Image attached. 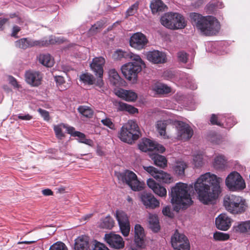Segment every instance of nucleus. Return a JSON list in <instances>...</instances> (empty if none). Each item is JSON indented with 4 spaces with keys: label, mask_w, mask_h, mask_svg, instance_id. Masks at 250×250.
Segmentation results:
<instances>
[{
    "label": "nucleus",
    "mask_w": 250,
    "mask_h": 250,
    "mask_svg": "<svg viewBox=\"0 0 250 250\" xmlns=\"http://www.w3.org/2000/svg\"><path fill=\"white\" fill-rule=\"evenodd\" d=\"M92 250H109L106 247H105L104 244L98 242H95L94 244V247L93 248Z\"/></svg>",
    "instance_id": "bf43d9fd"
},
{
    "label": "nucleus",
    "mask_w": 250,
    "mask_h": 250,
    "mask_svg": "<svg viewBox=\"0 0 250 250\" xmlns=\"http://www.w3.org/2000/svg\"><path fill=\"white\" fill-rule=\"evenodd\" d=\"M138 2H135L133 5H132L126 11V16H130L133 15L137 11L138 8Z\"/></svg>",
    "instance_id": "603ef678"
},
{
    "label": "nucleus",
    "mask_w": 250,
    "mask_h": 250,
    "mask_svg": "<svg viewBox=\"0 0 250 250\" xmlns=\"http://www.w3.org/2000/svg\"><path fill=\"white\" fill-rule=\"evenodd\" d=\"M103 27V23L101 21H98L91 26L89 30V34L90 35H94L100 32Z\"/></svg>",
    "instance_id": "c03bdc74"
},
{
    "label": "nucleus",
    "mask_w": 250,
    "mask_h": 250,
    "mask_svg": "<svg viewBox=\"0 0 250 250\" xmlns=\"http://www.w3.org/2000/svg\"><path fill=\"white\" fill-rule=\"evenodd\" d=\"M148 40L143 34L137 32L134 33L130 39V45L131 47L141 50L146 45Z\"/></svg>",
    "instance_id": "2eb2a0df"
},
{
    "label": "nucleus",
    "mask_w": 250,
    "mask_h": 250,
    "mask_svg": "<svg viewBox=\"0 0 250 250\" xmlns=\"http://www.w3.org/2000/svg\"><path fill=\"white\" fill-rule=\"evenodd\" d=\"M221 178L210 172L201 175L194 183V189L199 201L205 205L216 200L221 193Z\"/></svg>",
    "instance_id": "f257e3e1"
},
{
    "label": "nucleus",
    "mask_w": 250,
    "mask_h": 250,
    "mask_svg": "<svg viewBox=\"0 0 250 250\" xmlns=\"http://www.w3.org/2000/svg\"><path fill=\"white\" fill-rule=\"evenodd\" d=\"M150 157L154 161V164L156 166L162 168L166 167L167 160L164 156L156 153H153L150 155Z\"/></svg>",
    "instance_id": "cd10ccee"
},
{
    "label": "nucleus",
    "mask_w": 250,
    "mask_h": 250,
    "mask_svg": "<svg viewBox=\"0 0 250 250\" xmlns=\"http://www.w3.org/2000/svg\"><path fill=\"white\" fill-rule=\"evenodd\" d=\"M101 121L104 125L111 129H115L114 124L110 118L105 117V118L102 119Z\"/></svg>",
    "instance_id": "864d4df0"
},
{
    "label": "nucleus",
    "mask_w": 250,
    "mask_h": 250,
    "mask_svg": "<svg viewBox=\"0 0 250 250\" xmlns=\"http://www.w3.org/2000/svg\"><path fill=\"white\" fill-rule=\"evenodd\" d=\"M43 42L35 41L28 38H22L15 42V46L19 48L25 49L35 46H42L45 44Z\"/></svg>",
    "instance_id": "aec40b11"
},
{
    "label": "nucleus",
    "mask_w": 250,
    "mask_h": 250,
    "mask_svg": "<svg viewBox=\"0 0 250 250\" xmlns=\"http://www.w3.org/2000/svg\"><path fill=\"white\" fill-rule=\"evenodd\" d=\"M21 30V28L18 26H14L12 29L11 36L15 38H17V34Z\"/></svg>",
    "instance_id": "69168bd1"
},
{
    "label": "nucleus",
    "mask_w": 250,
    "mask_h": 250,
    "mask_svg": "<svg viewBox=\"0 0 250 250\" xmlns=\"http://www.w3.org/2000/svg\"><path fill=\"white\" fill-rule=\"evenodd\" d=\"M163 214L165 216H167L169 217H172V213L170 210V208L168 207H165L162 210Z\"/></svg>",
    "instance_id": "e2e57ef3"
},
{
    "label": "nucleus",
    "mask_w": 250,
    "mask_h": 250,
    "mask_svg": "<svg viewBox=\"0 0 250 250\" xmlns=\"http://www.w3.org/2000/svg\"><path fill=\"white\" fill-rule=\"evenodd\" d=\"M117 106L118 111H125L131 114H134L138 112L137 108L131 105L123 102H119L117 105Z\"/></svg>",
    "instance_id": "473e14b6"
},
{
    "label": "nucleus",
    "mask_w": 250,
    "mask_h": 250,
    "mask_svg": "<svg viewBox=\"0 0 250 250\" xmlns=\"http://www.w3.org/2000/svg\"><path fill=\"white\" fill-rule=\"evenodd\" d=\"M39 113L41 115L42 117L45 121H49L50 119L49 112L45 110L39 108L38 110Z\"/></svg>",
    "instance_id": "6e6d98bb"
},
{
    "label": "nucleus",
    "mask_w": 250,
    "mask_h": 250,
    "mask_svg": "<svg viewBox=\"0 0 250 250\" xmlns=\"http://www.w3.org/2000/svg\"><path fill=\"white\" fill-rule=\"evenodd\" d=\"M187 167V165L184 161H177L174 167V170L178 175L182 176L185 173V170Z\"/></svg>",
    "instance_id": "ea45409f"
},
{
    "label": "nucleus",
    "mask_w": 250,
    "mask_h": 250,
    "mask_svg": "<svg viewBox=\"0 0 250 250\" xmlns=\"http://www.w3.org/2000/svg\"><path fill=\"white\" fill-rule=\"evenodd\" d=\"M203 156L202 154L194 155L193 158V165L196 167H201L203 165Z\"/></svg>",
    "instance_id": "a18cd8bd"
},
{
    "label": "nucleus",
    "mask_w": 250,
    "mask_h": 250,
    "mask_svg": "<svg viewBox=\"0 0 250 250\" xmlns=\"http://www.w3.org/2000/svg\"><path fill=\"white\" fill-rule=\"evenodd\" d=\"M131 59L133 62L124 64L121 67V71L127 80L135 83L137 81V74L141 71L142 67L145 63L137 55Z\"/></svg>",
    "instance_id": "20e7f679"
},
{
    "label": "nucleus",
    "mask_w": 250,
    "mask_h": 250,
    "mask_svg": "<svg viewBox=\"0 0 250 250\" xmlns=\"http://www.w3.org/2000/svg\"><path fill=\"white\" fill-rule=\"evenodd\" d=\"M236 122L235 119L232 117L228 118L226 121V126L225 127L229 128L233 126Z\"/></svg>",
    "instance_id": "052dcab7"
},
{
    "label": "nucleus",
    "mask_w": 250,
    "mask_h": 250,
    "mask_svg": "<svg viewBox=\"0 0 250 250\" xmlns=\"http://www.w3.org/2000/svg\"><path fill=\"white\" fill-rule=\"evenodd\" d=\"M118 178L123 182L125 183L134 191H140L142 189V186L138 180L137 175L132 171L126 170L122 173H119Z\"/></svg>",
    "instance_id": "0eeeda50"
},
{
    "label": "nucleus",
    "mask_w": 250,
    "mask_h": 250,
    "mask_svg": "<svg viewBox=\"0 0 250 250\" xmlns=\"http://www.w3.org/2000/svg\"><path fill=\"white\" fill-rule=\"evenodd\" d=\"M137 55L129 51H123L122 50H117L113 54V58L115 60H121L122 58L131 59Z\"/></svg>",
    "instance_id": "f704fd0d"
},
{
    "label": "nucleus",
    "mask_w": 250,
    "mask_h": 250,
    "mask_svg": "<svg viewBox=\"0 0 250 250\" xmlns=\"http://www.w3.org/2000/svg\"><path fill=\"white\" fill-rule=\"evenodd\" d=\"M42 78V75L39 71L29 70L25 72V81L32 86H38L40 85Z\"/></svg>",
    "instance_id": "f3484780"
},
{
    "label": "nucleus",
    "mask_w": 250,
    "mask_h": 250,
    "mask_svg": "<svg viewBox=\"0 0 250 250\" xmlns=\"http://www.w3.org/2000/svg\"><path fill=\"white\" fill-rule=\"evenodd\" d=\"M222 5V3L220 2L211 1L207 5V8L210 12H212L215 8H221Z\"/></svg>",
    "instance_id": "3c124183"
},
{
    "label": "nucleus",
    "mask_w": 250,
    "mask_h": 250,
    "mask_svg": "<svg viewBox=\"0 0 250 250\" xmlns=\"http://www.w3.org/2000/svg\"><path fill=\"white\" fill-rule=\"evenodd\" d=\"M224 205L227 210L233 214L241 213L244 212L247 207L244 199L240 196L234 195L225 196Z\"/></svg>",
    "instance_id": "423d86ee"
},
{
    "label": "nucleus",
    "mask_w": 250,
    "mask_h": 250,
    "mask_svg": "<svg viewBox=\"0 0 250 250\" xmlns=\"http://www.w3.org/2000/svg\"><path fill=\"white\" fill-rule=\"evenodd\" d=\"M75 250H89V244L87 236L82 235L75 239Z\"/></svg>",
    "instance_id": "393cba45"
},
{
    "label": "nucleus",
    "mask_w": 250,
    "mask_h": 250,
    "mask_svg": "<svg viewBox=\"0 0 250 250\" xmlns=\"http://www.w3.org/2000/svg\"><path fill=\"white\" fill-rule=\"evenodd\" d=\"M173 16V13H167L165 14L164 15L162 16L161 18V24L168 29H174L173 21L175 19L174 18L176 19V18L174 17Z\"/></svg>",
    "instance_id": "a878e982"
},
{
    "label": "nucleus",
    "mask_w": 250,
    "mask_h": 250,
    "mask_svg": "<svg viewBox=\"0 0 250 250\" xmlns=\"http://www.w3.org/2000/svg\"><path fill=\"white\" fill-rule=\"evenodd\" d=\"M227 187L231 191L243 189L246 187L244 180L240 174L236 171L231 172L226 179Z\"/></svg>",
    "instance_id": "6e6552de"
},
{
    "label": "nucleus",
    "mask_w": 250,
    "mask_h": 250,
    "mask_svg": "<svg viewBox=\"0 0 250 250\" xmlns=\"http://www.w3.org/2000/svg\"><path fill=\"white\" fill-rule=\"evenodd\" d=\"M152 90L157 94H167L170 92V88L161 83H156L152 86Z\"/></svg>",
    "instance_id": "c756f323"
},
{
    "label": "nucleus",
    "mask_w": 250,
    "mask_h": 250,
    "mask_svg": "<svg viewBox=\"0 0 250 250\" xmlns=\"http://www.w3.org/2000/svg\"><path fill=\"white\" fill-rule=\"evenodd\" d=\"M141 199L143 204L147 208L154 209L159 206V201L150 193H143Z\"/></svg>",
    "instance_id": "a211bd4d"
},
{
    "label": "nucleus",
    "mask_w": 250,
    "mask_h": 250,
    "mask_svg": "<svg viewBox=\"0 0 250 250\" xmlns=\"http://www.w3.org/2000/svg\"><path fill=\"white\" fill-rule=\"evenodd\" d=\"M109 78L111 83L116 86H120L122 79L117 71L114 68L111 69L108 72Z\"/></svg>",
    "instance_id": "c85d7f7f"
},
{
    "label": "nucleus",
    "mask_w": 250,
    "mask_h": 250,
    "mask_svg": "<svg viewBox=\"0 0 250 250\" xmlns=\"http://www.w3.org/2000/svg\"><path fill=\"white\" fill-rule=\"evenodd\" d=\"M218 117L215 114H212L210 119V122L212 125H217L219 126L223 125L221 122L218 121Z\"/></svg>",
    "instance_id": "13d9d810"
},
{
    "label": "nucleus",
    "mask_w": 250,
    "mask_h": 250,
    "mask_svg": "<svg viewBox=\"0 0 250 250\" xmlns=\"http://www.w3.org/2000/svg\"><path fill=\"white\" fill-rule=\"evenodd\" d=\"M149 226L151 230L155 232H158L160 229L158 216L155 214H150L148 218Z\"/></svg>",
    "instance_id": "7c9ffc66"
},
{
    "label": "nucleus",
    "mask_w": 250,
    "mask_h": 250,
    "mask_svg": "<svg viewBox=\"0 0 250 250\" xmlns=\"http://www.w3.org/2000/svg\"><path fill=\"white\" fill-rule=\"evenodd\" d=\"M140 135L141 132L136 122L129 120L122 127L119 137L123 142L131 144Z\"/></svg>",
    "instance_id": "39448f33"
},
{
    "label": "nucleus",
    "mask_w": 250,
    "mask_h": 250,
    "mask_svg": "<svg viewBox=\"0 0 250 250\" xmlns=\"http://www.w3.org/2000/svg\"><path fill=\"white\" fill-rule=\"evenodd\" d=\"M78 111L83 116L91 118L93 114V111L91 108L86 106H81L78 108Z\"/></svg>",
    "instance_id": "37998d69"
},
{
    "label": "nucleus",
    "mask_w": 250,
    "mask_h": 250,
    "mask_svg": "<svg viewBox=\"0 0 250 250\" xmlns=\"http://www.w3.org/2000/svg\"><path fill=\"white\" fill-rule=\"evenodd\" d=\"M42 194L45 196L52 195L53 192L50 189L47 188L42 190Z\"/></svg>",
    "instance_id": "774afa93"
},
{
    "label": "nucleus",
    "mask_w": 250,
    "mask_h": 250,
    "mask_svg": "<svg viewBox=\"0 0 250 250\" xmlns=\"http://www.w3.org/2000/svg\"><path fill=\"white\" fill-rule=\"evenodd\" d=\"M148 187L157 195L160 197H165L167 195V190L163 186L156 183L154 180L149 178L147 180Z\"/></svg>",
    "instance_id": "4be33fe9"
},
{
    "label": "nucleus",
    "mask_w": 250,
    "mask_h": 250,
    "mask_svg": "<svg viewBox=\"0 0 250 250\" xmlns=\"http://www.w3.org/2000/svg\"><path fill=\"white\" fill-rule=\"evenodd\" d=\"M54 78L57 85L60 86V88L61 90H64L65 88H63L62 86V85L64 81L63 77L60 76H55Z\"/></svg>",
    "instance_id": "4d7b16f0"
},
{
    "label": "nucleus",
    "mask_w": 250,
    "mask_h": 250,
    "mask_svg": "<svg viewBox=\"0 0 250 250\" xmlns=\"http://www.w3.org/2000/svg\"><path fill=\"white\" fill-rule=\"evenodd\" d=\"M229 235L221 232H216L213 234V238L217 241H225L229 238Z\"/></svg>",
    "instance_id": "de8ad7c7"
},
{
    "label": "nucleus",
    "mask_w": 250,
    "mask_h": 250,
    "mask_svg": "<svg viewBox=\"0 0 250 250\" xmlns=\"http://www.w3.org/2000/svg\"><path fill=\"white\" fill-rule=\"evenodd\" d=\"M80 81L83 82L85 84L92 85L95 84L96 85V79L94 76L89 73H83L80 77Z\"/></svg>",
    "instance_id": "4c0bfd02"
},
{
    "label": "nucleus",
    "mask_w": 250,
    "mask_h": 250,
    "mask_svg": "<svg viewBox=\"0 0 250 250\" xmlns=\"http://www.w3.org/2000/svg\"><path fill=\"white\" fill-rule=\"evenodd\" d=\"M41 42H43L44 43H45L43 46L46 45L48 44H54L56 43H60L63 42V40L62 38L56 37L55 36H51L49 37V40L48 41H40Z\"/></svg>",
    "instance_id": "8fccbe9b"
},
{
    "label": "nucleus",
    "mask_w": 250,
    "mask_h": 250,
    "mask_svg": "<svg viewBox=\"0 0 250 250\" xmlns=\"http://www.w3.org/2000/svg\"><path fill=\"white\" fill-rule=\"evenodd\" d=\"M16 117L19 119L25 121H29L32 119V116L29 114H19L16 116Z\"/></svg>",
    "instance_id": "680f3d73"
},
{
    "label": "nucleus",
    "mask_w": 250,
    "mask_h": 250,
    "mask_svg": "<svg viewBox=\"0 0 250 250\" xmlns=\"http://www.w3.org/2000/svg\"><path fill=\"white\" fill-rule=\"evenodd\" d=\"M104 239L109 245L115 249H121L124 247L125 243L122 237L113 233L105 234Z\"/></svg>",
    "instance_id": "dca6fc26"
},
{
    "label": "nucleus",
    "mask_w": 250,
    "mask_h": 250,
    "mask_svg": "<svg viewBox=\"0 0 250 250\" xmlns=\"http://www.w3.org/2000/svg\"><path fill=\"white\" fill-rule=\"evenodd\" d=\"M49 250H68V249L63 243L57 242L50 247Z\"/></svg>",
    "instance_id": "09e8293b"
},
{
    "label": "nucleus",
    "mask_w": 250,
    "mask_h": 250,
    "mask_svg": "<svg viewBox=\"0 0 250 250\" xmlns=\"http://www.w3.org/2000/svg\"><path fill=\"white\" fill-rule=\"evenodd\" d=\"M231 220L226 214H220L215 220L216 227L222 230H228L231 226Z\"/></svg>",
    "instance_id": "412c9836"
},
{
    "label": "nucleus",
    "mask_w": 250,
    "mask_h": 250,
    "mask_svg": "<svg viewBox=\"0 0 250 250\" xmlns=\"http://www.w3.org/2000/svg\"><path fill=\"white\" fill-rule=\"evenodd\" d=\"M114 225V221L113 219L110 216H107L101 220L100 227L103 229H111Z\"/></svg>",
    "instance_id": "58836bf2"
},
{
    "label": "nucleus",
    "mask_w": 250,
    "mask_h": 250,
    "mask_svg": "<svg viewBox=\"0 0 250 250\" xmlns=\"http://www.w3.org/2000/svg\"><path fill=\"white\" fill-rule=\"evenodd\" d=\"M190 18L192 25L204 35H215L220 29L219 22L213 16H203L197 13H191Z\"/></svg>",
    "instance_id": "f03ea898"
},
{
    "label": "nucleus",
    "mask_w": 250,
    "mask_h": 250,
    "mask_svg": "<svg viewBox=\"0 0 250 250\" xmlns=\"http://www.w3.org/2000/svg\"><path fill=\"white\" fill-rule=\"evenodd\" d=\"M152 13L164 10L166 5L161 0H153L150 5Z\"/></svg>",
    "instance_id": "c9c22d12"
},
{
    "label": "nucleus",
    "mask_w": 250,
    "mask_h": 250,
    "mask_svg": "<svg viewBox=\"0 0 250 250\" xmlns=\"http://www.w3.org/2000/svg\"><path fill=\"white\" fill-rule=\"evenodd\" d=\"M116 94L119 97L127 102L135 101L137 98V94L130 90L120 89L116 92Z\"/></svg>",
    "instance_id": "5701e85b"
},
{
    "label": "nucleus",
    "mask_w": 250,
    "mask_h": 250,
    "mask_svg": "<svg viewBox=\"0 0 250 250\" xmlns=\"http://www.w3.org/2000/svg\"><path fill=\"white\" fill-rule=\"evenodd\" d=\"M9 81L10 83L11 84V85H12L14 87H16V88L20 87V85L18 83L17 80L13 77L10 76L9 77Z\"/></svg>",
    "instance_id": "0e129e2a"
},
{
    "label": "nucleus",
    "mask_w": 250,
    "mask_h": 250,
    "mask_svg": "<svg viewBox=\"0 0 250 250\" xmlns=\"http://www.w3.org/2000/svg\"><path fill=\"white\" fill-rule=\"evenodd\" d=\"M105 63L104 59L103 57H96L93 59L90 67L95 74L98 76L96 81L97 86L101 88L104 85L103 80V66Z\"/></svg>",
    "instance_id": "1a4fd4ad"
},
{
    "label": "nucleus",
    "mask_w": 250,
    "mask_h": 250,
    "mask_svg": "<svg viewBox=\"0 0 250 250\" xmlns=\"http://www.w3.org/2000/svg\"><path fill=\"white\" fill-rule=\"evenodd\" d=\"M177 137L179 139L188 140L192 136L193 131L188 124L179 122L177 125Z\"/></svg>",
    "instance_id": "4468645a"
},
{
    "label": "nucleus",
    "mask_w": 250,
    "mask_h": 250,
    "mask_svg": "<svg viewBox=\"0 0 250 250\" xmlns=\"http://www.w3.org/2000/svg\"><path fill=\"white\" fill-rule=\"evenodd\" d=\"M39 62L47 67H51L54 64V59L48 54H41L39 56Z\"/></svg>",
    "instance_id": "72a5a7b5"
},
{
    "label": "nucleus",
    "mask_w": 250,
    "mask_h": 250,
    "mask_svg": "<svg viewBox=\"0 0 250 250\" xmlns=\"http://www.w3.org/2000/svg\"><path fill=\"white\" fill-rule=\"evenodd\" d=\"M171 243L174 250H189V244L187 237L177 230L171 237Z\"/></svg>",
    "instance_id": "9d476101"
},
{
    "label": "nucleus",
    "mask_w": 250,
    "mask_h": 250,
    "mask_svg": "<svg viewBox=\"0 0 250 250\" xmlns=\"http://www.w3.org/2000/svg\"><path fill=\"white\" fill-rule=\"evenodd\" d=\"M66 125L63 124H61L54 125V130L56 137L59 139H62L64 137V134L62 132L63 129H65Z\"/></svg>",
    "instance_id": "79ce46f5"
},
{
    "label": "nucleus",
    "mask_w": 250,
    "mask_h": 250,
    "mask_svg": "<svg viewBox=\"0 0 250 250\" xmlns=\"http://www.w3.org/2000/svg\"><path fill=\"white\" fill-rule=\"evenodd\" d=\"M147 59L153 63H164L166 62L167 57L165 53L158 50L149 51L146 54Z\"/></svg>",
    "instance_id": "6ab92c4d"
},
{
    "label": "nucleus",
    "mask_w": 250,
    "mask_h": 250,
    "mask_svg": "<svg viewBox=\"0 0 250 250\" xmlns=\"http://www.w3.org/2000/svg\"><path fill=\"white\" fill-rule=\"evenodd\" d=\"M116 218L123 235L124 236H128L130 231V224L126 214L122 210H117Z\"/></svg>",
    "instance_id": "f8f14e48"
},
{
    "label": "nucleus",
    "mask_w": 250,
    "mask_h": 250,
    "mask_svg": "<svg viewBox=\"0 0 250 250\" xmlns=\"http://www.w3.org/2000/svg\"><path fill=\"white\" fill-rule=\"evenodd\" d=\"M65 129L67 131L68 133L70 134L71 135L74 136V133L76 131H75V128L73 127L68 126L66 125Z\"/></svg>",
    "instance_id": "338daca9"
},
{
    "label": "nucleus",
    "mask_w": 250,
    "mask_h": 250,
    "mask_svg": "<svg viewBox=\"0 0 250 250\" xmlns=\"http://www.w3.org/2000/svg\"><path fill=\"white\" fill-rule=\"evenodd\" d=\"M173 16L176 18V19L174 18L175 19L173 21L174 29L184 28L186 25L184 18L181 15L177 13H173Z\"/></svg>",
    "instance_id": "2f4dec72"
},
{
    "label": "nucleus",
    "mask_w": 250,
    "mask_h": 250,
    "mask_svg": "<svg viewBox=\"0 0 250 250\" xmlns=\"http://www.w3.org/2000/svg\"><path fill=\"white\" fill-rule=\"evenodd\" d=\"M171 201L176 205L174 210L178 211L180 208H186L190 206L193 201L189 193V188L186 184L178 183L171 188Z\"/></svg>",
    "instance_id": "7ed1b4c3"
},
{
    "label": "nucleus",
    "mask_w": 250,
    "mask_h": 250,
    "mask_svg": "<svg viewBox=\"0 0 250 250\" xmlns=\"http://www.w3.org/2000/svg\"><path fill=\"white\" fill-rule=\"evenodd\" d=\"M134 241L138 247H141L144 243V230L143 227L139 224L135 225L134 228Z\"/></svg>",
    "instance_id": "b1692460"
},
{
    "label": "nucleus",
    "mask_w": 250,
    "mask_h": 250,
    "mask_svg": "<svg viewBox=\"0 0 250 250\" xmlns=\"http://www.w3.org/2000/svg\"><path fill=\"white\" fill-rule=\"evenodd\" d=\"M143 168L146 172L160 182L170 183L173 181L170 175L163 170H158L152 166H144Z\"/></svg>",
    "instance_id": "9b49d317"
},
{
    "label": "nucleus",
    "mask_w": 250,
    "mask_h": 250,
    "mask_svg": "<svg viewBox=\"0 0 250 250\" xmlns=\"http://www.w3.org/2000/svg\"><path fill=\"white\" fill-rule=\"evenodd\" d=\"M226 159L223 155H218L214 158L213 167L216 169H222L225 167Z\"/></svg>",
    "instance_id": "e433bc0d"
},
{
    "label": "nucleus",
    "mask_w": 250,
    "mask_h": 250,
    "mask_svg": "<svg viewBox=\"0 0 250 250\" xmlns=\"http://www.w3.org/2000/svg\"><path fill=\"white\" fill-rule=\"evenodd\" d=\"M167 124L165 121H158L156 124V127L160 135H165Z\"/></svg>",
    "instance_id": "49530a36"
},
{
    "label": "nucleus",
    "mask_w": 250,
    "mask_h": 250,
    "mask_svg": "<svg viewBox=\"0 0 250 250\" xmlns=\"http://www.w3.org/2000/svg\"><path fill=\"white\" fill-rule=\"evenodd\" d=\"M236 232L250 233V221L242 222L237 223L233 227Z\"/></svg>",
    "instance_id": "bb28decb"
},
{
    "label": "nucleus",
    "mask_w": 250,
    "mask_h": 250,
    "mask_svg": "<svg viewBox=\"0 0 250 250\" xmlns=\"http://www.w3.org/2000/svg\"><path fill=\"white\" fill-rule=\"evenodd\" d=\"M74 136L78 137V142L85 144L90 146H92L93 142L92 140L89 139H86L85 135L80 132H76L74 133Z\"/></svg>",
    "instance_id": "a19ab883"
},
{
    "label": "nucleus",
    "mask_w": 250,
    "mask_h": 250,
    "mask_svg": "<svg viewBox=\"0 0 250 250\" xmlns=\"http://www.w3.org/2000/svg\"><path fill=\"white\" fill-rule=\"evenodd\" d=\"M139 148L144 152L156 151L159 153H163L165 150V147L162 145L147 138L142 139L139 145Z\"/></svg>",
    "instance_id": "ddd939ff"
},
{
    "label": "nucleus",
    "mask_w": 250,
    "mask_h": 250,
    "mask_svg": "<svg viewBox=\"0 0 250 250\" xmlns=\"http://www.w3.org/2000/svg\"><path fill=\"white\" fill-rule=\"evenodd\" d=\"M177 57L180 62L186 63L188 60V54L184 51H180L178 53Z\"/></svg>",
    "instance_id": "5fc2aeb1"
}]
</instances>
